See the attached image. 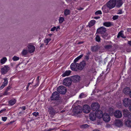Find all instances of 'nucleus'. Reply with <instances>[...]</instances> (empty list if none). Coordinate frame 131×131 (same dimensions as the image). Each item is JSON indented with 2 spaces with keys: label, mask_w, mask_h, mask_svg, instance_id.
I'll return each instance as SVG.
<instances>
[{
  "label": "nucleus",
  "mask_w": 131,
  "mask_h": 131,
  "mask_svg": "<svg viewBox=\"0 0 131 131\" xmlns=\"http://www.w3.org/2000/svg\"><path fill=\"white\" fill-rule=\"evenodd\" d=\"M123 111L124 116L128 119L125 122V125L128 127H131V113L127 110H124Z\"/></svg>",
  "instance_id": "1"
},
{
  "label": "nucleus",
  "mask_w": 131,
  "mask_h": 131,
  "mask_svg": "<svg viewBox=\"0 0 131 131\" xmlns=\"http://www.w3.org/2000/svg\"><path fill=\"white\" fill-rule=\"evenodd\" d=\"M123 104L125 107H128L131 104V100L128 98H125L123 100Z\"/></svg>",
  "instance_id": "2"
},
{
  "label": "nucleus",
  "mask_w": 131,
  "mask_h": 131,
  "mask_svg": "<svg viewBox=\"0 0 131 131\" xmlns=\"http://www.w3.org/2000/svg\"><path fill=\"white\" fill-rule=\"evenodd\" d=\"M115 0H110L107 4V7L110 9H111L115 6Z\"/></svg>",
  "instance_id": "3"
},
{
  "label": "nucleus",
  "mask_w": 131,
  "mask_h": 131,
  "mask_svg": "<svg viewBox=\"0 0 131 131\" xmlns=\"http://www.w3.org/2000/svg\"><path fill=\"white\" fill-rule=\"evenodd\" d=\"M10 69V67L7 65L3 66L1 68V72L2 74H5Z\"/></svg>",
  "instance_id": "4"
},
{
  "label": "nucleus",
  "mask_w": 131,
  "mask_h": 131,
  "mask_svg": "<svg viewBox=\"0 0 131 131\" xmlns=\"http://www.w3.org/2000/svg\"><path fill=\"white\" fill-rule=\"evenodd\" d=\"M50 98L52 100H58L59 98V94L58 92H55L53 93Z\"/></svg>",
  "instance_id": "5"
},
{
  "label": "nucleus",
  "mask_w": 131,
  "mask_h": 131,
  "mask_svg": "<svg viewBox=\"0 0 131 131\" xmlns=\"http://www.w3.org/2000/svg\"><path fill=\"white\" fill-rule=\"evenodd\" d=\"M57 91L60 93L64 94L66 92L67 90L66 88L63 86H59L57 89Z\"/></svg>",
  "instance_id": "6"
},
{
  "label": "nucleus",
  "mask_w": 131,
  "mask_h": 131,
  "mask_svg": "<svg viewBox=\"0 0 131 131\" xmlns=\"http://www.w3.org/2000/svg\"><path fill=\"white\" fill-rule=\"evenodd\" d=\"M91 107L92 110L94 111L99 108L100 106L98 103L94 102L91 105Z\"/></svg>",
  "instance_id": "7"
},
{
  "label": "nucleus",
  "mask_w": 131,
  "mask_h": 131,
  "mask_svg": "<svg viewBox=\"0 0 131 131\" xmlns=\"http://www.w3.org/2000/svg\"><path fill=\"white\" fill-rule=\"evenodd\" d=\"M26 48L28 49V52L30 53L33 52L35 48V47L31 44L28 45Z\"/></svg>",
  "instance_id": "8"
},
{
  "label": "nucleus",
  "mask_w": 131,
  "mask_h": 131,
  "mask_svg": "<svg viewBox=\"0 0 131 131\" xmlns=\"http://www.w3.org/2000/svg\"><path fill=\"white\" fill-rule=\"evenodd\" d=\"M71 83V79L69 78H65L63 81V84L64 85L66 86H69Z\"/></svg>",
  "instance_id": "9"
},
{
  "label": "nucleus",
  "mask_w": 131,
  "mask_h": 131,
  "mask_svg": "<svg viewBox=\"0 0 131 131\" xmlns=\"http://www.w3.org/2000/svg\"><path fill=\"white\" fill-rule=\"evenodd\" d=\"M79 64L74 62L72 63L70 66V68L73 71H77V69H78Z\"/></svg>",
  "instance_id": "10"
},
{
  "label": "nucleus",
  "mask_w": 131,
  "mask_h": 131,
  "mask_svg": "<svg viewBox=\"0 0 131 131\" xmlns=\"http://www.w3.org/2000/svg\"><path fill=\"white\" fill-rule=\"evenodd\" d=\"M103 120L106 122H109L110 119V117L108 115L107 113H104L102 116Z\"/></svg>",
  "instance_id": "11"
},
{
  "label": "nucleus",
  "mask_w": 131,
  "mask_h": 131,
  "mask_svg": "<svg viewBox=\"0 0 131 131\" xmlns=\"http://www.w3.org/2000/svg\"><path fill=\"white\" fill-rule=\"evenodd\" d=\"M83 110L84 112L85 113H89L91 110L90 106L87 105H85L83 106Z\"/></svg>",
  "instance_id": "12"
},
{
  "label": "nucleus",
  "mask_w": 131,
  "mask_h": 131,
  "mask_svg": "<svg viewBox=\"0 0 131 131\" xmlns=\"http://www.w3.org/2000/svg\"><path fill=\"white\" fill-rule=\"evenodd\" d=\"M114 116L117 118H120L122 116V114L121 112L118 110L116 111L114 113Z\"/></svg>",
  "instance_id": "13"
},
{
  "label": "nucleus",
  "mask_w": 131,
  "mask_h": 131,
  "mask_svg": "<svg viewBox=\"0 0 131 131\" xmlns=\"http://www.w3.org/2000/svg\"><path fill=\"white\" fill-rule=\"evenodd\" d=\"M96 117L99 118H100L102 117L103 115V112L101 110L96 111L95 113Z\"/></svg>",
  "instance_id": "14"
},
{
  "label": "nucleus",
  "mask_w": 131,
  "mask_h": 131,
  "mask_svg": "<svg viewBox=\"0 0 131 131\" xmlns=\"http://www.w3.org/2000/svg\"><path fill=\"white\" fill-rule=\"evenodd\" d=\"M106 31V28L104 27H102L97 29V32L101 34L105 33Z\"/></svg>",
  "instance_id": "15"
},
{
  "label": "nucleus",
  "mask_w": 131,
  "mask_h": 131,
  "mask_svg": "<svg viewBox=\"0 0 131 131\" xmlns=\"http://www.w3.org/2000/svg\"><path fill=\"white\" fill-rule=\"evenodd\" d=\"M73 111L76 114H78L82 112V108L80 106L76 107L74 108Z\"/></svg>",
  "instance_id": "16"
},
{
  "label": "nucleus",
  "mask_w": 131,
  "mask_h": 131,
  "mask_svg": "<svg viewBox=\"0 0 131 131\" xmlns=\"http://www.w3.org/2000/svg\"><path fill=\"white\" fill-rule=\"evenodd\" d=\"M115 6L117 7H121L123 4L122 0H115Z\"/></svg>",
  "instance_id": "17"
},
{
  "label": "nucleus",
  "mask_w": 131,
  "mask_h": 131,
  "mask_svg": "<svg viewBox=\"0 0 131 131\" xmlns=\"http://www.w3.org/2000/svg\"><path fill=\"white\" fill-rule=\"evenodd\" d=\"M89 117L90 119L92 121H94L96 118V116L95 113L93 112H91L89 114Z\"/></svg>",
  "instance_id": "18"
},
{
  "label": "nucleus",
  "mask_w": 131,
  "mask_h": 131,
  "mask_svg": "<svg viewBox=\"0 0 131 131\" xmlns=\"http://www.w3.org/2000/svg\"><path fill=\"white\" fill-rule=\"evenodd\" d=\"M131 91V90L129 87H125L123 90V92L125 94L129 95V94Z\"/></svg>",
  "instance_id": "19"
},
{
  "label": "nucleus",
  "mask_w": 131,
  "mask_h": 131,
  "mask_svg": "<svg viewBox=\"0 0 131 131\" xmlns=\"http://www.w3.org/2000/svg\"><path fill=\"white\" fill-rule=\"evenodd\" d=\"M80 79V77L79 76L75 75L72 76L71 79L74 82H77L79 81Z\"/></svg>",
  "instance_id": "20"
},
{
  "label": "nucleus",
  "mask_w": 131,
  "mask_h": 131,
  "mask_svg": "<svg viewBox=\"0 0 131 131\" xmlns=\"http://www.w3.org/2000/svg\"><path fill=\"white\" fill-rule=\"evenodd\" d=\"M86 64L85 62L84 61H83L81 62L80 64H79L78 69L80 70H82L86 65Z\"/></svg>",
  "instance_id": "21"
},
{
  "label": "nucleus",
  "mask_w": 131,
  "mask_h": 131,
  "mask_svg": "<svg viewBox=\"0 0 131 131\" xmlns=\"http://www.w3.org/2000/svg\"><path fill=\"white\" fill-rule=\"evenodd\" d=\"M86 64L85 62L84 61H83L81 62L80 64H79L78 69L80 70H82L86 65Z\"/></svg>",
  "instance_id": "22"
},
{
  "label": "nucleus",
  "mask_w": 131,
  "mask_h": 131,
  "mask_svg": "<svg viewBox=\"0 0 131 131\" xmlns=\"http://www.w3.org/2000/svg\"><path fill=\"white\" fill-rule=\"evenodd\" d=\"M86 64L85 62L84 61H83L81 62L80 64H79L78 69L80 70H82L86 65Z\"/></svg>",
  "instance_id": "23"
},
{
  "label": "nucleus",
  "mask_w": 131,
  "mask_h": 131,
  "mask_svg": "<svg viewBox=\"0 0 131 131\" xmlns=\"http://www.w3.org/2000/svg\"><path fill=\"white\" fill-rule=\"evenodd\" d=\"M115 125L118 127H120L122 126V122L120 120H116L115 121Z\"/></svg>",
  "instance_id": "24"
},
{
  "label": "nucleus",
  "mask_w": 131,
  "mask_h": 131,
  "mask_svg": "<svg viewBox=\"0 0 131 131\" xmlns=\"http://www.w3.org/2000/svg\"><path fill=\"white\" fill-rule=\"evenodd\" d=\"M28 52H29L28 50H27V48H24L22 51L21 54L24 57H26Z\"/></svg>",
  "instance_id": "25"
},
{
  "label": "nucleus",
  "mask_w": 131,
  "mask_h": 131,
  "mask_svg": "<svg viewBox=\"0 0 131 131\" xmlns=\"http://www.w3.org/2000/svg\"><path fill=\"white\" fill-rule=\"evenodd\" d=\"M103 25L107 27H108L113 25L112 23L111 22H106L104 23Z\"/></svg>",
  "instance_id": "26"
},
{
  "label": "nucleus",
  "mask_w": 131,
  "mask_h": 131,
  "mask_svg": "<svg viewBox=\"0 0 131 131\" xmlns=\"http://www.w3.org/2000/svg\"><path fill=\"white\" fill-rule=\"evenodd\" d=\"M95 21L94 20H91L89 23V27H90L93 26L95 24Z\"/></svg>",
  "instance_id": "27"
},
{
  "label": "nucleus",
  "mask_w": 131,
  "mask_h": 131,
  "mask_svg": "<svg viewBox=\"0 0 131 131\" xmlns=\"http://www.w3.org/2000/svg\"><path fill=\"white\" fill-rule=\"evenodd\" d=\"M71 73V71L70 70H67L62 74L63 77H65L66 76H69Z\"/></svg>",
  "instance_id": "28"
},
{
  "label": "nucleus",
  "mask_w": 131,
  "mask_h": 131,
  "mask_svg": "<svg viewBox=\"0 0 131 131\" xmlns=\"http://www.w3.org/2000/svg\"><path fill=\"white\" fill-rule=\"evenodd\" d=\"M7 59L6 57H4L0 60V63L2 64H4L7 61Z\"/></svg>",
  "instance_id": "29"
},
{
  "label": "nucleus",
  "mask_w": 131,
  "mask_h": 131,
  "mask_svg": "<svg viewBox=\"0 0 131 131\" xmlns=\"http://www.w3.org/2000/svg\"><path fill=\"white\" fill-rule=\"evenodd\" d=\"M99 48V47L97 46H94L92 47L91 48V50L92 52H94L97 50Z\"/></svg>",
  "instance_id": "30"
},
{
  "label": "nucleus",
  "mask_w": 131,
  "mask_h": 131,
  "mask_svg": "<svg viewBox=\"0 0 131 131\" xmlns=\"http://www.w3.org/2000/svg\"><path fill=\"white\" fill-rule=\"evenodd\" d=\"M49 111L50 112V113L52 115H54L55 113V111L52 107L50 108Z\"/></svg>",
  "instance_id": "31"
},
{
  "label": "nucleus",
  "mask_w": 131,
  "mask_h": 131,
  "mask_svg": "<svg viewBox=\"0 0 131 131\" xmlns=\"http://www.w3.org/2000/svg\"><path fill=\"white\" fill-rule=\"evenodd\" d=\"M60 29V28L59 26H58L57 27L54 26L51 29V31H53L56 30V31H58V30Z\"/></svg>",
  "instance_id": "32"
},
{
  "label": "nucleus",
  "mask_w": 131,
  "mask_h": 131,
  "mask_svg": "<svg viewBox=\"0 0 131 131\" xmlns=\"http://www.w3.org/2000/svg\"><path fill=\"white\" fill-rule=\"evenodd\" d=\"M114 109L112 108H109L108 110V112L109 114L111 115H112L114 114Z\"/></svg>",
  "instance_id": "33"
},
{
  "label": "nucleus",
  "mask_w": 131,
  "mask_h": 131,
  "mask_svg": "<svg viewBox=\"0 0 131 131\" xmlns=\"http://www.w3.org/2000/svg\"><path fill=\"white\" fill-rule=\"evenodd\" d=\"M83 54H82L77 57L74 60V62L76 63L83 57Z\"/></svg>",
  "instance_id": "34"
},
{
  "label": "nucleus",
  "mask_w": 131,
  "mask_h": 131,
  "mask_svg": "<svg viewBox=\"0 0 131 131\" xmlns=\"http://www.w3.org/2000/svg\"><path fill=\"white\" fill-rule=\"evenodd\" d=\"M123 31H120L119 33L118 34L117 36V38H119L120 37H121L122 38H125V37L124 36V35L123 33Z\"/></svg>",
  "instance_id": "35"
},
{
  "label": "nucleus",
  "mask_w": 131,
  "mask_h": 131,
  "mask_svg": "<svg viewBox=\"0 0 131 131\" xmlns=\"http://www.w3.org/2000/svg\"><path fill=\"white\" fill-rule=\"evenodd\" d=\"M16 102L15 100H12L9 101V103L10 105H12L15 103Z\"/></svg>",
  "instance_id": "36"
},
{
  "label": "nucleus",
  "mask_w": 131,
  "mask_h": 131,
  "mask_svg": "<svg viewBox=\"0 0 131 131\" xmlns=\"http://www.w3.org/2000/svg\"><path fill=\"white\" fill-rule=\"evenodd\" d=\"M64 20V18L63 17H60L59 19V23L60 24L62 23Z\"/></svg>",
  "instance_id": "37"
},
{
  "label": "nucleus",
  "mask_w": 131,
  "mask_h": 131,
  "mask_svg": "<svg viewBox=\"0 0 131 131\" xmlns=\"http://www.w3.org/2000/svg\"><path fill=\"white\" fill-rule=\"evenodd\" d=\"M70 13V11L69 9H66L64 10V14L65 15L67 16Z\"/></svg>",
  "instance_id": "38"
},
{
  "label": "nucleus",
  "mask_w": 131,
  "mask_h": 131,
  "mask_svg": "<svg viewBox=\"0 0 131 131\" xmlns=\"http://www.w3.org/2000/svg\"><path fill=\"white\" fill-rule=\"evenodd\" d=\"M51 40V39L50 38H47L45 39L44 40V42L46 45H47Z\"/></svg>",
  "instance_id": "39"
},
{
  "label": "nucleus",
  "mask_w": 131,
  "mask_h": 131,
  "mask_svg": "<svg viewBox=\"0 0 131 131\" xmlns=\"http://www.w3.org/2000/svg\"><path fill=\"white\" fill-rule=\"evenodd\" d=\"M112 47V46L111 45H107L104 47L105 48L108 50H109L110 49H111Z\"/></svg>",
  "instance_id": "40"
},
{
  "label": "nucleus",
  "mask_w": 131,
  "mask_h": 131,
  "mask_svg": "<svg viewBox=\"0 0 131 131\" xmlns=\"http://www.w3.org/2000/svg\"><path fill=\"white\" fill-rule=\"evenodd\" d=\"M3 80H4V82L3 84L6 86L7 85L8 83L7 79V78H4L3 79Z\"/></svg>",
  "instance_id": "41"
},
{
  "label": "nucleus",
  "mask_w": 131,
  "mask_h": 131,
  "mask_svg": "<svg viewBox=\"0 0 131 131\" xmlns=\"http://www.w3.org/2000/svg\"><path fill=\"white\" fill-rule=\"evenodd\" d=\"M89 126L88 125L85 124L81 125L80 127L82 128H88Z\"/></svg>",
  "instance_id": "42"
},
{
  "label": "nucleus",
  "mask_w": 131,
  "mask_h": 131,
  "mask_svg": "<svg viewBox=\"0 0 131 131\" xmlns=\"http://www.w3.org/2000/svg\"><path fill=\"white\" fill-rule=\"evenodd\" d=\"M86 96L83 93H82L79 96V97L80 98H82Z\"/></svg>",
  "instance_id": "43"
},
{
  "label": "nucleus",
  "mask_w": 131,
  "mask_h": 131,
  "mask_svg": "<svg viewBox=\"0 0 131 131\" xmlns=\"http://www.w3.org/2000/svg\"><path fill=\"white\" fill-rule=\"evenodd\" d=\"M95 39L96 41L98 42H100V38L99 36H96L95 37Z\"/></svg>",
  "instance_id": "44"
},
{
  "label": "nucleus",
  "mask_w": 131,
  "mask_h": 131,
  "mask_svg": "<svg viewBox=\"0 0 131 131\" xmlns=\"http://www.w3.org/2000/svg\"><path fill=\"white\" fill-rule=\"evenodd\" d=\"M102 13L101 10H98L96 12L95 14L96 15H97L99 14H101Z\"/></svg>",
  "instance_id": "45"
},
{
  "label": "nucleus",
  "mask_w": 131,
  "mask_h": 131,
  "mask_svg": "<svg viewBox=\"0 0 131 131\" xmlns=\"http://www.w3.org/2000/svg\"><path fill=\"white\" fill-rule=\"evenodd\" d=\"M118 17L119 16L118 15L114 16L113 17V19L114 20H116L118 18Z\"/></svg>",
  "instance_id": "46"
},
{
  "label": "nucleus",
  "mask_w": 131,
  "mask_h": 131,
  "mask_svg": "<svg viewBox=\"0 0 131 131\" xmlns=\"http://www.w3.org/2000/svg\"><path fill=\"white\" fill-rule=\"evenodd\" d=\"M33 115L35 116L36 117L37 116L39 115V113L38 112H34L32 114Z\"/></svg>",
  "instance_id": "47"
},
{
  "label": "nucleus",
  "mask_w": 131,
  "mask_h": 131,
  "mask_svg": "<svg viewBox=\"0 0 131 131\" xmlns=\"http://www.w3.org/2000/svg\"><path fill=\"white\" fill-rule=\"evenodd\" d=\"M24 113V111L22 110L21 112H20L18 113V115L19 116H21V115L23 114Z\"/></svg>",
  "instance_id": "48"
},
{
  "label": "nucleus",
  "mask_w": 131,
  "mask_h": 131,
  "mask_svg": "<svg viewBox=\"0 0 131 131\" xmlns=\"http://www.w3.org/2000/svg\"><path fill=\"white\" fill-rule=\"evenodd\" d=\"M7 118L6 117H2V120L4 121H5L7 120Z\"/></svg>",
  "instance_id": "49"
},
{
  "label": "nucleus",
  "mask_w": 131,
  "mask_h": 131,
  "mask_svg": "<svg viewBox=\"0 0 131 131\" xmlns=\"http://www.w3.org/2000/svg\"><path fill=\"white\" fill-rule=\"evenodd\" d=\"M85 59L87 60H88L89 59V56L86 55L85 56Z\"/></svg>",
  "instance_id": "50"
},
{
  "label": "nucleus",
  "mask_w": 131,
  "mask_h": 131,
  "mask_svg": "<svg viewBox=\"0 0 131 131\" xmlns=\"http://www.w3.org/2000/svg\"><path fill=\"white\" fill-rule=\"evenodd\" d=\"M123 12L122 10H119L117 14H122Z\"/></svg>",
  "instance_id": "51"
},
{
  "label": "nucleus",
  "mask_w": 131,
  "mask_h": 131,
  "mask_svg": "<svg viewBox=\"0 0 131 131\" xmlns=\"http://www.w3.org/2000/svg\"><path fill=\"white\" fill-rule=\"evenodd\" d=\"M106 8V6H103L102 8V10H103L104 12H105V9Z\"/></svg>",
  "instance_id": "52"
},
{
  "label": "nucleus",
  "mask_w": 131,
  "mask_h": 131,
  "mask_svg": "<svg viewBox=\"0 0 131 131\" xmlns=\"http://www.w3.org/2000/svg\"><path fill=\"white\" fill-rule=\"evenodd\" d=\"M31 83H28V85L27 86L26 88V90L27 91L28 90V88L29 87V86L30 84H31Z\"/></svg>",
  "instance_id": "53"
},
{
  "label": "nucleus",
  "mask_w": 131,
  "mask_h": 131,
  "mask_svg": "<svg viewBox=\"0 0 131 131\" xmlns=\"http://www.w3.org/2000/svg\"><path fill=\"white\" fill-rule=\"evenodd\" d=\"M5 86L3 84H2V85L0 87V90L2 89L3 88H4Z\"/></svg>",
  "instance_id": "54"
},
{
  "label": "nucleus",
  "mask_w": 131,
  "mask_h": 131,
  "mask_svg": "<svg viewBox=\"0 0 131 131\" xmlns=\"http://www.w3.org/2000/svg\"><path fill=\"white\" fill-rule=\"evenodd\" d=\"M13 59L14 61H16V56H14L13 57Z\"/></svg>",
  "instance_id": "55"
},
{
  "label": "nucleus",
  "mask_w": 131,
  "mask_h": 131,
  "mask_svg": "<svg viewBox=\"0 0 131 131\" xmlns=\"http://www.w3.org/2000/svg\"><path fill=\"white\" fill-rule=\"evenodd\" d=\"M77 10H83V8L81 7H80L79 8H77Z\"/></svg>",
  "instance_id": "56"
},
{
  "label": "nucleus",
  "mask_w": 131,
  "mask_h": 131,
  "mask_svg": "<svg viewBox=\"0 0 131 131\" xmlns=\"http://www.w3.org/2000/svg\"><path fill=\"white\" fill-rule=\"evenodd\" d=\"M20 108L21 109H22V110H22L23 111L25 110L26 109V107L25 106H23V107H20Z\"/></svg>",
  "instance_id": "57"
},
{
  "label": "nucleus",
  "mask_w": 131,
  "mask_h": 131,
  "mask_svg": "<svg viewBox=\"0 0 131 131\" xmlns=\"http://www.w3.org/2000/svg\"><path fill=\"white\" fill-rule=\"evenodd\" d=\"M100 17H95L93 18L96 19H98L100 18Z\"/></svg>",
  "instance_id": "58"
},
{
  "label": "nucleus",
  "mask_w": 131,
  "mask_h": 131,
  "mask_svg": "<svg viewBox=\"0 0 131 131\" xmlns=\"http://www.w3.org/2000/svg\"><path fill=\"white\" fill-rule=\"evenodd\" d=\"M5 110H6L5 109H3V110H1L0 111V114H1V113H3V112L4 111H5Z\"/></svg>",
  "instance_id": "59"
},
{
  "label": "nucleus",
  "mask_w": 131,
  "mask_h": 131,
  "mask_svg": "<svg viewBox=\"0 0 131 131\" xmlns=\"http://www.w3.org/2000/svg\"><path fill=\"white\" fill-rule=\"evenodd\" d=\"M86 55H88L89 56V55L90 54V52L89 51H88L87 53H86Z\"/></svg>",
  "instance_id": "60"
},
{
  "label": "nucleus",
  "mask_w": 131,
  "mask_h": 131,
  "mask_svg": "<svg viewBox=\"0 0 131 131\" xmlns=\"http://www.w3.org/2000/svg\"><path fill=\"white\" fill-rule=\"evenodd\" d=\"M129 111H131V104L129 106Z\"/></svg>",
  "instance_id": "61"
},
{
  "label": "nucleus",
  "mask_w": 131,
  "mask_h": 131,
  "mask_svg": "<svg viewBox=\"0 0 131 131\" xmlns=\"http://www.w3.org/2000/svg\"><path fill=\"white\" fill-rule=\"evenodd\" d=\"M53 130V128H49L48 129V130L47 131H50L51 130Z\"/></svg>",
  "instance_id": "62"
},
{
  "label": "nucleus",
  "mask_w": 131,
  "mask_h": 131,
  "mask_svg": "<svg viewBox=\"0 0 131 131\" xmlns=\"http://www.w3.org/2000/svg\"><path fill=\"white\" fill-rule=\"evenodd\" d=\"M92 131H100L97 129H95L93 130Z\"/></svg>",
  "instance_id": "63"
},
{
  "label": "nucleus",
  "mask_w": 131,
  "mask_h": 131,
  "mask_svg": "<svg viewBox=\"0 0 131 131\" xmlns=\"http://www.w3.org/2000/svg\"><path fill=\"white\" fill-rule=\"evenodd\" d=\"M128 43L131 46V41H128Z\"/></svg>",
  "instance_id": "64"
}]
</instances>
